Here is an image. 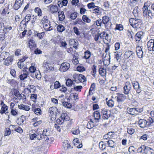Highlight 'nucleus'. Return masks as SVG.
<instances>
[{"label":"nucleus","instance_id":"nucleus-1","mask_svg":"<svg viewBox=\"0 0 154 154\" xmlns=\"http://www.w3.org/2000/svg\"><path fill=\"white\" fill-rule=\"evenodd\" d=\"M69 118L66 113H63L60 116L59 118L57 119L56 122L58 123L61 124L64 122L65 121H69Z\"/></svg>","mask_w":154,"mask_h":154},{"label":"nucleus","instance_id":"nucleus-2","mask_svg":"<svg viewBox=\"0 0 154 154\" xmlns=\"http://www.w3.org/2000/svg\"><path fill=\"white\" fill-rule=\"evenodd\" d=\"M143 111L142 109L138 108H128L127 112L129 114L131 115H136L139 113Z\"/></svg>","mask_w":154,"mask_h":154},{"label":"nucleus","instance_id":"nucleus-3","mask_svg":"<svg viewBox=\"0 0 154 154\" xmlns=\"http://www.w3.org/2000/svg\"><path fill=\"white\" fill-rule=\"evenodd\" d=\"M143 15L145 17H146L147 18L150 17L152 18L151 16H152L151 11L150 10L148 9V7L144 5L143 8Z\"/></svg>","mask_w":154,"mask_h":154},{"label":"nucleus","instance_id":"nucleus-4","mask_svg":"<svg viewBox=\"0 0 154 154\" xmlns=\"http://www.w3.org/2000/svg\"><path fill=\"white\" fill-rule=\"evenodd\" d=\"M131 88V85L128 82H126L123 87V92L125 94H128L130 92Z\"/></svg>","mask_w":154,"mask_h":154},{"label":"nucleus","instance_id":"nucleus-5","mask_svg":"<svg viewBox=\"0 0 154 154\" xmlns=\"http://www.w3.org/2000/svg\"><path fill=\"white\" fill-rule=\"evenodd\" d=\"M70 65L69 63H63L60 66L59 70L61 72H64L67 71L69 68Z\"/></svg>","mask_w":154,"mask_h":154},{"label":"nucleus","instance_id":"nucleus-6","mask_svg":"<svg viewBox=\"0 0 154 154\" xmlns=\"http://www.w3.org/2000/svg\"><path fill=\"white\" fill-rule=\"evenodd\" d=\"M147 45L148 50L150 51H154V39H150L147 42Z\"/></svg>","mask_w":154,"mask_h":154},{"label":"nucleus","instance_id":"nucleus-7","mask_svg":"<svg viewBox=\"0 0 154 154\" xmlns=\"http://www.w3.org/2000/svg\"><path fill=\"white\" fill-rule=\"evenodd\" d=\"M43 66L44 68L46 69L47 71H49L54 70L53 67L51 66V64L47 61H45L43 63Z\"/></svg>","mask_w":154,"mask_h":154},{"label":"nucleus","instance_id":"nucleus-8","mask_svg":"<svg viewBox=\"0 0 154 154\" xmlns=\"http://www.w3.org/2000/svg\"><path fill=\"white\" fill-rule=\"evenodd\" d=\"M28 44L29 47L31 50H33L37 47L35 41L31 38L29 40Z\"/></svg>","mask_w":154,"mask_h":154},{"label":"nucleus","instance_id":"nucleus-9","mask_svg":"<svg viewBox=\"0 0 154 154\" xmlns=\"http://www.w3.org/2000/svg\"><path fill=\"white\" fill-rule=\"evenodd\" d=\"M24 0H16L14 6V8L15 10L19 8L23 3Z\"/></svg>","mask_w":154,"mask_h":154},{"label":"nucleus","instance_id":"nucleus-10","mask_svg":"<svg viewBox=\"0 0 154 154\" xmlns=\"http://www.w3.org/2000/svg\"><path fill=\"white\" fill-rule=\"evenodd\" d=\"M134 88L137 93H140L141 91L139 83L137 82H134L132 83Z\"/></svg>","mask_w":154,"mask_h":154},{"label":"nucleus","instance_id":"nucleus-11","mask_svg":"<svg viewBox=\"0 0 154 154\" xmlns=\"http://www.w3.org/2000/svg\"><path fill=\"white\" fill-rule=\"evenodd\" d=\"M137 54L139 58L143 57V52L142 50V47L137 46L136 48Z\"/></svg>","mask_w":154,"mask_h":154},{"label":"nucleus","instance_id":"nucleus-12","mask_svg":"<svg viewBox=\"0 0 154 154\" xmlns=\"http://www.w3.org/2000/svg\"><path fill=\"white\" fill-rule=\"evenodd\" d=\"M122 55L121 52H115L114 59L116 60V61L118 62L119 64H120V62L121 60L120 57Z\"/></svg>","mask_w":154,"mask_h":154},{"label":"nucleus","instance_id":"nucleus-13","mask_svg":"<svg viewBox=\"0 0 154 154\" xmlns=\"http://www.w3.org/2000/svg\"><path fill=\"white\" fill-rule=\"evenodd\" d=\"M13 61V57L10 56L8 57L4 62V64L7 66H8L12 64Z\"/></svg>","mask_w":154,"mask_h":154},{"label":"nucleus","instance_id":"nucleus-14","mask_svg":"<svg viewBox=\"0 0 154 154\" xmlns=\"http://www.w3.org/2000/svg\"><path fill=\"white\" fill-rule=\"evenodd\" d=\"M49 135V134L48 132V131L46 129L45 130H44L43 131V133L42 134H40L39 136V134H38L37 135V138L38 139H43V136H46Z\"/></svg>","mask_w":154,"mask_h":154},{"label":"nucleus","instance_id":"nucleus-15","mask_svg":"<svg viewBox=\"0 0 154 154\" xmlns=\"http://www.w3.org/2000/svg\"><path fill=\"white\" fill-rule=\"evenodd\" d=\"M147 121L144 119L139 120L138 124L140 127L141 128H144L147 125Z\"/></svg>","mask_w":154,"mask_h":154},{"label":"nucleus","instance_id":"nucleus-16","mask_svg":"<svg viewBox=\"0 0 154 154\" xmlns=\"http://www.w3.org/2000/svg\"><path fill=\"white\" fill-rule=\"evenodd\" d=\"M143 152L146 154H152L153 153L154 151L150 147L145 146V148L144 149Z\"/></svg>","mask_w":154,"mask_h":154},{"label":"nucleus","instance_id":"nucleus-17","mask_svg":"<svg viewBox=\"0 0 154 154\" xmlns=\"http://www.w3.org/2000/svg\"><path fill=\"white\" fill-rule=\"evenodd\" d=\"M143 34V33L142 32H139L136 33L135 36V38L136 42H139Z\"/></svg>","mask_w":154,"mask_h":154},{"label":"nucleus","instance_id":"nucleus-18","mask_svg":"<svg viewBox=\"0 0 154 154\" xmlns=\"http://www.w3.org/2000/svg\"><path fill=\"white\" fill-rule=\"evenodd\" d=\"M142 24V22L140 20L137 19L136 23L134 24V25L133 27L137 29H139L141 27Z\"/></svg>","mask_w":154,"mask_h":154},{"label":"nucleus","instance_id":"nucleus-19","mask_svg":"<svg viewBox=\"0 0 154 154\" xmlns=\"http://www.w3.org/2000/svg\"><path fill=\"white\" fill-rule=\"evenodd\" d=\"M107 142V144L109 146L112 148H114L116 146V141L111 140L109 139Z\"/></svg>","mask_w":154,"mask_h":154},{"label":"nucleus","instance_id":"nucleus-20","mask_svg":"<svg viewBox=\"0 0 154 154\" xmlns=\"http://www.w3.org/2000/svg\"><path fill=\"white\" fill-rule=\"evenodd\" d=\"M50 7V10L51 13L56 12L58 10V8L57 6L51 5L48 7Z\"/></svg>","mask_w":154,"mask_h":154},{"label":"nucleus","instance_id":"nucleus-21","mask_svg":"<svg viewBox=\"0 0 154 154\" xmlns=\"http://www.w3.org/2000/svg\"><path fill=\"white\" fill-rule=\"evenodd\" d=\"M69 44L70 45H72L73 48L76 49L77 46L78 45V42L77 40H75L74 39H72L69 41Z\"/></svg>","mask_w":154,"mask_h":154},{"label":"nucleus","instance_id":"nucleus-22","mask_svg":"<svg viewBox=\"0 0 154 154\" xmlns=\"http://www.w3.org/2000/svg\"><path fill=\"white\" fill-rule=\"evenodd\" d=\"M94 119L96 121L95 122H98L100 118V115L99 112L98 111H96L94 113Z\"/></svg>","mask_w":154,"mask_h":154},{"label":"nucleus","instance_id":"nucleus-23","mask_svg":"<svg viewBox=\"0 0 154 154\" xmlns=\"http://www.w3.org/2000/svg\"><path fill=\"white\" fill-rule=\"evenodd\" d=\"M18 108L20 109L24 110L27 111H29L30 109L29 106L23 104H21L20 105H19Z\"/></svg>","mask_w":154,"mask_h":154},{"label":"nucleus","instance_id":"nucleus-24","mask_svg":"<svg viewBox=\"0 0 154 154\" xmlns=\"http://www.w3.org/2000/svg\"><path fill=\"white\" fill-rule=\"evenodd\" d=\"M43 26L45 29L46 31H51L53 29L52 27L50 26V22L43 24Z\"/></svg>","mask_w":154,"mask_h":154},{"label":"nucleus","instance_id":"nucleus-25","mask_svg":"<svg viewBox=\"0 0 154 154\" xmlns=\"http://www.w3.org/2000/svg\"><path fill=\"white\" fill-rule=\"evenodd\" d=\"M57 110V109L56 107H52L50 108L49 109V112L52 116H53L54 114V112H56Z\"/></svg>","mask_w":154,"mask_h":154},{"label":"nucleus","instance_id":"nucleus-26","mask_svg":"<svg viewBox=\"0 0 154 154\" xmlns=\"http://www.w3.org/2000/svg\"><path fill=\"white\" fill-rule=\"evenodd\" d=\"M140 11V10L138 8L137 6H136L134 8L133 11V13L135 17H137L138 16Z\"/></svg>","mask_w":154,"mask_h":154},{"label":"nucleus","instance_id":"nucleus-27","mask_svg":"<svg viewBox=\"0 0 154 154\" xmlns=\"http://www.w3.org/2000/svg\"><path fill=\"white\" fill-rule=\"evenodd\" d=\"M99 74L102 76H105L106 75V72L105 69L103 68H100L99 69Z\"/></svg>","mask_w":154,"mask_h":154},{"label":"nucleus","instance_id":"nucleus-28","mask_svg":"<svg viewBox=\"0 0 154 154\" xmlns=\"http://www.w3.org/2000/svg\"><path fill=\"white\" fill-rule=\"evenodd\" d=\"M108 111H107L103 110L102 113L103 114L102 118L104 119H107L109 118V116L107 113Z\"/></svg>","mask_w":154,"mask_h":154},{"label":"nucleus","instance_id":"nucleus-29","mask_svg":"<svg viewBox=\"0 0 154 154\" xmlns=\"http://www.w3.org/2000/svg\"><path fill=\"white\" fill-rule=\"evenodd\" d=\"M35 12L37 14L38 16H41L42 14V12L41 9L38 7H36L34 9Z\"/></svg>","mask_w":154,"mask_h":154},{"label":"nucleus","instance_id":"nucleus-30","mask_svg":"<svg viewBox=\"0 0 154 154\" xmlns=\"http://www.w3.org/2000/svg\"><path fill=\"white\" fill-rule=\"evenodd\" d=\"M95 7L93 11V13L95 14L96 15L99 14L101 13L100 11V8L97 6Z\"/></svg>","mask_w":154,"mask_h":154},{"label":"nucleus","instance_id":"nucleus-31","mask_svg":"<svg viewBox=\"0 0 154 154\" xmlns=\"http://www.w3.org/2000/svg\"><path fill=\"white\" fill-rule=\"evenodd\" d=\"M102 21L103 24L108 23V22L110 21L109 17L106 16H103L102 17Z\"/></svg>","mask_w":154,"mask_h":154},{"label":"nucleus","instance_id":"nucleus-32","mask_svg":"<svg viewBox=\"0 0 154 154\" xmlns=\"http://www.w3.org/2000/svg\"><path fill=\"white\" fill-rule=\"evenodd\" d=\"M134 54V53L132 51H126L124 54L125 57L126 58H128L130 57L131 55Z\"/></svg>","mask_w":154,"mask_h":154},{"label":"nucleus","instance_id":"nucleus-33","mask_svg":"<svg viewBox=\"0 0 154 154\" xmlns=\"http://www.w3.org/2000/svg\"><path fill=\"white\" fill-rule=\"evenodd\" d=\"M125 99L123 94H119L118 96L117 97V101L118 102H121L124 100Z\"/></svg>","mask_w":154,"mask_h":154},{"label":"nucleus","instance_id":"nucleus-34","mask_svg":"<svg viewBox=\"0 0 154 154\" xmlns=\"http://www.w3.org/2000/svg\"><path fill=\"white\" fill-rule=\"evenodd\" d=\"M82 20L84 22L90 23L91 22V20L86 15H83L82 17Z\"/></svg>","mask_w":154,"mask_h":154},{"label":"nucleus","instance_id":"nucleus-35","mask_svg":"<svg viewBox=\"0 0 154 154\" xmlns=\"http://www.w3.org/2000/svg\"><path fill=\"white\" fill-rule=\"evenodd\" d=\"M84 58L85 59H88L91 57V52L87 50L84 52Z\"/></svg>","mask_w":154,"mask_h":154},{"label":"nucleus","instance_id":"nucleus-36","mask_svg":"<svg viewBox=\"0 0 154 154\" xmlns=\"http://www.w3.org/2000/svg\"><path fill=\"white\" fill-rule=\"evenodd\" d=\"M102 22L101 19L99 18L94 22L93 25H96L97 26H101Z\"/></svg>","mask_w":154,"mask_h":154},{"label":"nucleus","instance_id":"nucleus-37","mask_svg":"<svg viewBox=\"0 0 154 154\" xmlns=\"http://www.w3.org/2000/svg\"><path fill=\"white\" fill-rule=\"evenodd\" d=\"M74 87L71 88V91L75 90L78 91H81V89L82 88V87L81 85L75 86H74Z\"/></svg>","mask_w":154,"mask_h":154},{"label":"nucleus","instance_id":"nucleus-38","mask_svg":"<svg viewBox=\"0 0 154 154\" xmlns=\"http://www.w3.org/2000/svg\"><path fill=\"white\" fill-rule=\"evenodd\" d=\"M8 107L6 105H4V106H2L0 110V113L1 114H3L4 113L8 110Z\"/></svg>","mask_w":154,"mask_h":154},{"label":"nucleus","instance_id":"nucleus-39","mask_svg":"<svg viewBox=\"0 0 154 154\" xmlns=\"http://www.w3.org/2000/svg\"><path fill=\"white\" fill-rule=\"evenodd\" d=\"M79 82H83L86 81V79L85 76L82 74H79Z\"/></svg>","mask_w":154,"mask_h":154},{"label":"nucleus","instance_id":"nucleus-40","mask_svg":"<svg viewBox=\"0 0 154 154\" xmlns=\"http://www.w3.org/2000/svg\"><path fill=\"white\" fill-rule=\"evenodd\" d=\"M96 67V66L95 65H93L92 68V70L91 71L92 75L94 77H95V74L97 72Z\"/></svg>","mask_w":154,"mask_h":154},{"label":"nucleus","instance_id":"nucleus-41","mask_svg":"<svg viewBox=\"0 0 154 154\" xmlns=\"http://www.w3.org/2000/svg\"><path fill=\"white\" fill-rule=\"evenodd\" d=\"M94 126V122L92 121L91 119H90L89 122H88L87 125V127L89 129H91Z\"/></svg>","mask_w":154,"mask_h":154},{"label":"nucleus","instance_id":"nucleus-42","mask_svg":"<svg viewBox=\"0 0 154 154\" xmlns=\"http://www.w3.org/2000/svg\"><path fill=\"white\" fill-rule=\"evenodd\" d=\"M71 132L73 134L77 135L79 134L80 131L78 128H72Z\"/></svg>","mask_w":154,"mask_h":154},{"label":"nucleus","instance_id":"nucleus-43","mask_svg":"<svg viewBox=\"0 0 154 154\" xmlns=\"http://www.w3.org/2000/svg\"><path fill=\"white\" fill-rule=\"evenodd\" d=\"M32 110L33 111L35 114L37 115L41 114V110L39 108L34 109L33 107L32 108Z\"/></svg>","mask_w":154,"mask_h":154},{"label":"nucleus","instance_id":"nucleus-44","mask_svg":"<svg viewBox=\"0 0 154 154\" xmlns=\"http://www.w3.org/2000/svg\"><path fill=\"white\" fill-rule=\"evenodd\" d=\"M65 28L62 25H59L57 28V31L59 32H62L65 30Z\"/></svg>","mask_w":154,"mask_h":154},{"label":"nucleus","instance_id":"nucleus-45","mask_svg":"<svg viewBox=\"0 0 154 154\" xmlns=\"http://www.w3.org/2000/svg\"><path fill=\"white\" fill-rule=\"evenodd\" d=\"M33 63H32L31 66H30L29 69H27L28 71H29V72L31 73H34L36 70V67L33 66Z\"/></svg>","mask_w":154,"mask_h":154},{"label":"nucleus","instance_id":"nucleus-46","mask_svg":"<svg viewBox=\"0 0 154 154\" xmlns=\"http://www.w3.org/2000/svg\"><path fill=\"white\" fill-rule=\"evenodd\" d=\"M114 102L112 99H110L107 102V104L109 107H112L114 106Z\"/></svg>","mask_w":154,"mask_h":154},{"label":"nucleus","instance_id":"nucleus-47","mask_svg":"<svg viewBox=\"0 0 154 154\" xmlns=\"http://www.w3.org/2000/svg\"><path fill=\"white\" fill-rule=\"evenodd\" d=\"M78 13L76 12H74L72 13L70 15V18L72 20H75L77 17Z\"/></svg>","mask_w":154,"mask_h":154},{"label":"nucleus","instance_id":"nucleus-48","mask_svg":"<svg viewBox=\"0 0 154 154\" xmlns=\"http://www.w3.org/2000/svg\"><path fill=\"white\" fill-rule=\"evenodd\" d=\"M114 29L115 30H118L119 31L122 30L123 29V27L122 25L121 24H116V27Z\"/></svg>","mask_w":154,"mask_h":154},{"label":"nucleus","instance_id":"nucleus-49","mask_svg":"<svg viewBox=\"0 0 154 154\" xmlns=\"http://www.w3.org/2000/svg\"><path fill=\"white\" fill-rule=\"evenodd\" d=\"M79 74H75L73 75V78L74 79L73 81L77 83L79 82Z\"/></svg>","mask_w":154,"mask_h":154},{"label":"nucleus","instance_id":"nucleus-50","mask_svg":"<svg viewBox=\"0 0 154 154\" xmlns=\"http://www.w3.org/2000/svg\"><path fill=\"white\" fill-rule=\"evenodd\" d=\"M99 147L101 150H103L105 149L106 148V145L103 142L101 141L99 143Z\"/></svg>","mask_w":154,"mask_h":154},{"label":"nucleus","instance_id":"nucleus-51","mask_svg":"<svg viewBox=\"0 0 154 154\" xmlns=\"http://www.w3.org/2000/svg\"><path fill=\"white\" fill-rule=\"evenodd\" d=\"M7 82L8 83L10 84L11 85H14L16 83V81L14 79H7Z\"/></svg>","mask_w":154,"mask_h":154},{"label":"nucleus","instance_id":"nucleus-52","mask_svg":"<svg viewBox=\"0 0 154 154\" xmlns=\"http://www.w3.org/2000/svg\"><path fill=\"white\" fill-rule=\"evenodd\" d=\"M47 18L48 17L46 16H45L42 19V20H41V22H42V23L43 24L50 22L49 21L48 19Z\"/></svg>","mask_w":154,"mask_h":154},{"label":"nucleus","instance_id":"nucleus-53","mask_svg":"<svg viewBox=\"0 0 154 154\" xmlns=\"http://www.w3.org/2000/svg\"><path fill=\"white\" fill-rule=\"evenodd\" d=\"M66 85L68 86H70L72 85H74L73 81L70 79H67L66 82Z\"/></svg>","mask_w":154,"mask_h":154},{"label":"nucleus","instance_id":"nucleus-54","mask_svg":"<svg viewBox=\"0 0 154 154\" xmlns=\"http://www.w3.org/2000/svg\"><path fill=\"white\" fill-rule=\"evenodd\" d=\"M104 24L105 25V28L107 30H109V29H111V25H112L110 21L108 22V23Z\"/></svg>","mask_w":154,"mask_h":154},{"label":"nucleus","instance_id":"nucleus-55","mask_svg":"<svg viewBox=\"0 0 154 154\" xmlns=\"http://www.w3.org/2000/svg\"><path fill=\"white\" fill-rule=\"evenodd\" d=\"M147 125H152L154 122V119L149 117L147 121Z\"/></svg>","mask_w":154,"mask_h":154},{"label":"nucleus","instance_id":"nucleus-56","mask_svg":"<svg viewBox=\"0 0 154 154\" xmlns=\"http://www.w3.org/2000/svg\"><path fill=\"white\" fill-rule=\"evenodd\" d=\"M27 24L26 22H25V21H24V20H22V21L21 22L20 24V26L22 28H23L24 29H25V28L26 27Z\"/></svg>","mask_w":154,"mask_h":154},{"label":"nucleus","instance_id":"nucleus-57","mask_svg":"<svg viewBox=\"0 0 154 154\" xmlns=\"http://www.w3.org/2000/svg\"><path fill=\"white\" fill-rule=\"evenodd\" d=\"M137 19L136 18V20L134 18H131L129 19V22L130 25L133 27L134 26V25L136 23V21Z\"/></svg>","mask_w":154,"mask_h":154},{"label":"nucleus","instance_id":"nucleus-58","mask_svg":"<svg viewBox=\"0 0 154 154\" xmlns=\"http://www.w3.org/2000/svg\"><path fill=\"white\" fill-rule=\"evenodd\" d=\"M127 132L130 134H132L134 132V129L131 128H127Z\"/></svg>","mask_w":154,"mask_h":154},{"label":"nucleus","instance_id":"nucleus-59","mask_svg":"<svg viewBox=\"0 0 154 154\" xmlns=\"http://www.w3.org/2000/svg\"><path fill=\"white\" fill-rule=\"evenodd\" d=\"M37 94H31L30 98L34 102H35L37 99Z\"/></svg>","mask_w":154,"mask_h":154},{"label":"nucleus","instance_id":"nucleus-60","mask_svg":"<svg viewBox=\"0 0 154 154\" xmlns=\"http://www.w3.org/2000/svg\"><path fill=\"white\" fill-rule=\"evenodd\" d=\"M31 16L29 14H27L25 17L24 20L25 22H26L27 24L28 23V22L30 20Z\"/></svg>","mask_w":154,"mask_h":154},{"label":"nucleus","instance_id":"nucleus-61","mask_svg":"<svg viewBox=\"0 0 154 154\" xmlns=\"http://www.w3.org/2000/svg\"><path fill=\"white\" fill-rule=\"evenodd\" d=\"M27 75L26 73H23L20 75L19 78L21 80H23L27 77Z\"/></svg>","mask_w":154,"mask_h":154},{"label":"nucleus","instance_id":"nucleus-62","mask_svg":"<svg viewBox=\"0 0 154 154\" xmlns=\"http://www.w3.org/2000/svg\"><path fill=\"white\" fill-rule=\"evenodd\" d=\"M94 5H95V4H94V3L92 2L88 3L87 5V6L88 7V8L89 9L91 8H95V7L96 6H95Z\"/></svg>","mask_w":154,"mask_h":154},{"label":"nucleus","instance_id":"nucleus-63","mask_svg":"<svg viewBox=\"0 0 154 154\" xmlns=\"http://www.w3.org/2000/svg\"><path fill=\"white\" fill-rule=\"evenodd\" d=\"M77 71L80 72H82L85 70V68L82 66H78L77 67Z\"/></svg>","mask_w":154,"mask_h":154},{"label":"nucleus","instance_id":"nucleus-64","mask_svg":"<svg viewBox=\"0 0 154 154\" xmlns=\"http://www.w3.org/2000/svg\"><path fill=\"white\" fill-rule=\"evenodd\" d=\"M74 32L77 35H80V32L79 29L76 27H74L73 28Z\"/></svg>","mask_w":154,"mask_h":154}]
</instances>
